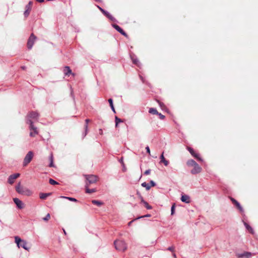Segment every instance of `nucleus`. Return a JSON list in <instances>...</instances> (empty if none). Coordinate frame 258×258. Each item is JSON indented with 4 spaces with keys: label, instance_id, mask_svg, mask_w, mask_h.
<instances>
[{
    "label": "nucleus",
    "instance_id": "obj_1",
    "mask_svg": "<svg viewBox=\"0 0 258 258\" xmlns=\"http://www.w3.org/2000/svg\"><path fill=\"white\" fill-rule=\"evenodd\" d=\"M114 244L116 250L124 251L127 248L126 244L122 240H116L114 241Z\"/></svg>",
    "mask_w": 258,
    "mask_h": 258
},
{
    "label": "nucleus",
    "instance_id": "obj_2",
    "mask_svg": "<svg viewBox=\"0 0 258 258\" xmlns=\"http://www.w3.org/2000/svg\"><path fill=\"white\" fill-rule=\"evenodd\" d=\"M15 238V242L17 244V246L20 248V247H22L24 249L26 250H29V247H27V243L26 241L22 239L20 237L18 236H15L14 237Z\"/></svg>",
    "mask_w": 258,
    "mask_h": 258
},
{
    "label": "nucleus",
    "instance_id": "obj_3",
    "mask_svg": "<svg viewBox=\"0 0 258 258\" xmlns=\"http://www.w3.org/2000/svg\"><path fill=\"white\" fill-rule=\"evenodd\" d=\"M33 155L34 154L32 151H30L28 152L24 159L23 163V166H26L31 161Z\"/></svg>",
    "mask_w": 258,
    "mask_h": 258
},
{
    "label": "nucleus",
    "instance_id": "obj_4",
    "mask_svg": "<svg viewBox=\"0 0 258 258\" xmlns=\"http://www.w3.org/2000/svg\"><path fill=\"white\" fill-rule=\"evenodd\" d=\"M37 39V37L35 36V35L33 33H31L30 34V36H29L27 43V46L29 50H30L32 49L35 41Z\"/></svg>",
    "mask_w": 258,
    "mask_h": 258
},
{
    "label": "nucleus",
    "instance_id": "obj_5",
    "mask_svg": "<svg viewBox=\"0 0 258 258\" xmlns=\"http://www.w3.org/2000/svg\"><path fill=\"white\" fill-rule=\"evenodd\" d=\"M96 7L110 20L113 22L116 21V19L108 12L106 11L98 5H96Z\"/></svg>",
    "mask_w": 258,
    "mask_h": 258
},
{
    "label": "nucleus",
    "instance_id": "obj_6",
    "mask_svg": "<svg viewBox=\"0 0 258 258\" xmlns=\"http://www.w3.org/2000/svg\"><path fill=\"white\" fill-rule=\"evenodd\" d=\"M39 117V114L37 112L34 111H30L27 115L26 120L27 119H31L32 120V119L37 120L38 119Z\"/></svg>",
    "mask_w": 258,
    "mask_h": 258
},
{
    "label": "nucleus",
    "instance_id": "obj_7",
    "mask_svg": "<svg viewBox=\"0 0 258 258\" xmlns=\"http://www.w3.org/2000/svg\"><path fill=\"white\" fill-rule=\"evenodd\" d=\"M156 185V182L152 180L150 181L149 183L144 182L141 184V185L143 187H145L147 190H149L152 186H155Z\"/></svg>",
    "mask_w": 258,
    "mask_h": 258
},
{
    "label": "nucleus",
    "instance_id": "obj_8",
    "mask_svg": "<svg viewBox=\"0 0 258 258\" xmlns=\"http://www.w3.org/2000/svg\"><path fill=\"white\" fill-rule=\"evenodd\" d=\"M86 179L89 184L94 183L97 181V176L94 175H87Z\"/></svg>",
    "mask_w": 258,
    "mask_h": 258
},
{
    "label": "nucleus",
    "instance_id": "obj_9",
    "mask_svg": "<svg viewBox=\"0 0 258 258\" xmlns=\"http://www.w3.org/2000/svg\"><path fill=\"white\" fill-rule=\"evenodd\" d=\"M112 26L119 33L124 36L127 37V34L118 25L116 24H112Z\"/></svg>",
    "mask_w": 258,
    "mask_h": 258
},
{
    "label": "nucleus",
    "instance_id": "obj_10",
    "mask_svg": "<svg viewBox=\"0 0 258 258\" xmlns=\"http://www.w3.org/2000/svg\"><path fill=\"white\" fill-rule=\"evenodd\" d=\"M20 176V174L19 173H14L9 176L8 182L9 184H12L14 182V180Z\"/></svg>",
    "mask_w": 258,
    "mask_h": 258
},
{
    "label": "nucleus",
    "instance_id": "obj_11",
    "mask_svg": "<svg viewBox=\"0 0 258 258\" xmlns=\"http://www.w3.org/2000/svg\"><path fill=\"white\" fill-rule=\"evenodd\" d=\"M187 150L189 152V153L191 154V155L193 157L196 158L198 160L200 161H203V160L201 158L200 155L199 154H198V153H196L195 152L194 150L192 148H191V147H187Z\"/></svg>",
    "mask_w": 258,
    "mask_h": 258
},
{
    "label": "nucleus",
    "instance_id": "obj_12",
    "mask_svg": "<svg viewBox=\"0 0 258 258\" xmlns=\"http://www.w3.org/2000/svg\"><path fill=\"white\" fill-rule=\"evenodd\" d=\"M26 123L29 125V129L34 131L35 134H38V132L37 131V127L34 125L33 122L31 119H27Z\"/></svg>",
    "mask_w": 258,
    "mask_h": 258
},
{
    "label": "nucleus",
    "instance_id": "obj_13",
    "mask_svg": "<svg viewBox=\"0 0 258 258\" xmlns=\"http://www.w3.org/2000/svg\"><path fill=\"white\" fill-rule=\"evenodd\" d=\"M230 200L232 203L236 207V208L240 211V212L242 213L244 212L243 208L237 201L232 197L230 198Z\"/></svg>",
    "mask_w": 258,
    "mask_h": 258
},
{
    "label": "nucleus",
    "instance_id": "obj_14",
    "mask_svg": "<svg viewBox=\"0 0 258 258\" xmlns=\"http://www.w3.org/2000/svg\"><path fill=\"white\" fill-rule=\"evenodd\" d=\"M13 201L18 208L19 209L24 208V204L20 200L16 198L13 199Z\"/></svg>",
    "mask_w": 258,
    "mask_h": 258
},
{
    "label": "nucleus",
    "instance_id": "obj_15",
    "mask_svg": "<svg viewBox=\"0 0 258 258\" xmlns=\"http://www.w3.org/2000/svg\"><path fill=\"white\" fill-rule=\"evenodd\" d=\"M63 72L66 76H69L70 75L75 76V74L72 73L71 69L69 66H65L63 68Z\"/></svg>",
    "mask_w": 258,
    "mask_h": 258
},
{
    "label": "nucleus",
    "instance_id": "obj_16",
    "mask_svg": "<svg viewBox=\"0 0 258 258\" xmlns=\"http://www.w3.org/2000/svg\"><path fill=\"white\" fill-rule=\"evenodd\" d=\"M236 255L238 258H242L244 257L248 258L251 257L252 254L250 252L245 251L241 253H236Z\"/></svg>",
    "mask_w": 258,
    "mask_h": 258
},
{
    "label": "nucleus",
    "instance_id": "obj_17",
    "mask_svg": "<svg viewBox=\"0 0 258 258\" xmlns=\"http://www.w3.org/2000/svg\"><path fill=\"white\" fill-rule=\"evenodd\" d=\"M201 170L202 168L197 163L194 166V168L191 170V173L192 174H196L201 172Z\"/></svg>",
    "mask_w": 258,
    "mask_h": 258
},
{
    "label": "nucleus",
    "instance_id": "obj_18",
    "mask_svg": "<svg viewBox=\"0 0 258 258\" xmlns=\"http://www.w3.org/2000/svg\"><path fill=\"white\" fill-rule=\"evenodd\" d=\"M141 203L143 204L145 208L148 210H151L152 209V207L150 206L148 203L144 200L143 197L140 195Z\"/></svg>",
    "mask_w": 258,
    "mask_h": 258
},
{
    "label": "nucleus",
    "instance_id": "obj_19",
    "mask_svg": "<svg viewBox=\"0 0 258 258\" xmlns=\"http://www.w3.org/2000/svg\"><path fill=\"white\" fill-rule=\"evenodd\" d=\"M25 9L26 10L24 12V16L25 18H27L31 10V6H29V5H27L25 7Z\"/></svg>",
    "mask_w": 258,
    "mask_h": 258
},
{
    "label": "nucleus",
    "instance_id": "obj_20",
    "mask_svg": "<svg viewBox=\"0 0 258 258\" xmlns=\"http://www.w3.org/2000/svg\"><path fill=\"white\" fill-rule=\"evenodd\" d=\"M181 201L186 204H188L190 203V197L186 195H183L181 196Z\"/></svg>",
    "mask_w": 258,
    "mask_h": 258
},
{
    "label": "nucleus",
    "instance_id": "obj_21",
    "mask_svg": "<svg viewBox=\"0 0 258 258\" xmlns=\"http://www.w3.org/2000/svg\"><path fill=\"white\" fill-rule=\"evenodd\" d=\"M16 190L17 192L20 194H24V190L23 187L21 186V183L19 182L16 186Z\"/></svg>",
    "mask_w": 258,
    "mask_h": 258
},
{
    "label": "nucleus",
    "instance_id": "obj_22",
    "mask_svg": "<svg viewBox=\"0 0 258 258\" xmlns=\"http://www.w3.org/2000/svg\"><path fill=\"white\" fill-rule=\"evenodd\" d=\"M163 154L164 153L163 152L160 156V162L163 163L164 165L167 166L169 164V161L165 159V158L164 157Z\"/></svg>",
    "mask_w": 258,
    "mask_h": 258
},
{
    "label": "nucleus",
    "instance_id": "obj_23",
    "mask_svg": "<svg viewBox=\"0 0 258 258\" xmlns=\"http://www.w3.org/2000/svg\"><path fill=\"white\" fill-rule=\"evenodd\" d=\"M51 195V192H48V193H43L41 192L39 194V197L41 199L45 200L48 197L50 196Z\"/></svg>",
    "mask_w": 258,
    "mask_h": 258
},
{
    "label": "nucleus",
    "instance_id": "obj_24",
    "mask_svg": "<svg viewBox=\"0 0 258 258\" xmlns=\"http://www.w3.org/2000/svg\"><path fill=\"white\" fill-rule=\"evenodd\" d=\"M85 189H86V192L87 194H92L93 192H95L96 191V188H91L90 189L88 188V185L87 183H86V185H85Z\"/></svg>",
    "mask_w": 258,
    "mask_h": 258
},
{
    "label": "nucleus",
    "instance_id": "obj_25",
    "mask_svg": "<svg viewBox=\"0 0 258 258\" xmlns=\"http://www.w3.org/2000/svg\"><path fill=\"white\" fill-rule=\"evenodd\" d=\"M131 59L133 63L137 66H139L140 62L137 57L136 56H131Z\"/></svg>",
    "mask_w": 258,
    "mask_h": 258
},
{
    "label": "nucleus",
    "instance_id": "obj_26",
    "mask_svg": "<svg viewBox=\"0 0 258 258\" xmlns=\"http://www.w3.org/2000/svg\"><path fill=\"white\" fill-rule=\"evenodd\" d=\"M108 103L109 104V105L111 107V110H112V111L114 113H116V111H115V108H114V105H113V99L112 98H109L108 100Z\"/></svg>",
    "mask_w": 258,
    "mask_h": 258
},
{
    "label": "nucleus",
    "instance_id": "obj_27",
    "mask_svg": "<svg viewBox=\"0 0 258 258\" xmlns=\"http://www.w3.org/2000/svg\"><path fill=\"white\" fill-rule=\"evenodd\" d=\"M49 160L50 161L49 167H54L55 166H54V164H53V154L52 153L50 154V155L49 156Z\"/></svg>",
    "mask_w": 258,
    "mask_h": 258
},
{
    "label": "nucleus",
    "instance_id": "obj_28",
    "mask_svg": "<svg viewBox=\"0 0 258 258\" xmlns=\"http://www.w3.org/2000/svg\"><path fill=\"white\" fill-rule=\"evenodd\" d=\"M244 225L246 228V229L249 231V232L251 233V234H253L254 231H253V230L252 229V228L246 222H244Z\"/></svg>",
    "mask_w": 258,
    "mask_h": 258
},
{
    "label": "nucleus",
    "instance_id": "obj_29",
    "mask_svg": "<svg viewBox=\"0 0 258 258\" xmlns=\"http://www.w3.org/2000/svg\"><path fill=\"white\" fill-rule=\"evenodd\" d=\"M60 198H62V199H68V200L71 201V202H78V201L74 198H72V197H66V196H60Z\"/></svg>",
    "mask_w": 258,
    "mask_h": 258
},
{
    "label": "nucleus",
    "instance_id": "obj_30",
    "mask_svg": "<svg viewBox=\"0 0 258 258\" xmlns=\"http://www.w3.org/2000/svg\"><path fill=\"white\" fill-rule=\"evenodd\" d=\"M197 163L193 159L188 160L187 161V165L189 166H194Z\"/></svg>",
    "mask_w": 258,
    "mask_h": 258
},
{
    "label": "nucleus",
    "instance_id": "obj_31",
    "mask_svg": "<svg viewBox=\"0 0 258 258\" xmlns=\"http://www.w3.org/2000/svg\"><path fill=\"white\" fill-rule=\"evenodd\" d=\"M92 203L94 205H97L98 207H100L103 205V203L102 202L95 200L92 201Z\"/></svg>",
    "mask_w": 258,
    "mask_h": 258
},
{
    "label": "nucleus",
    "instance_id": "obj_32",
    "mask_svg": "<svg viewBox=\"0 0 258 258\" xmlns=\"http://www.w3.org/2000/svg\"><path fill=\"white\" fill-rule=\"evenodd\" d=\"M115 126L117 127L118 124L120 123V122H123V120L118 118L117 116H115Z\"/></svg>",
    "mask_w": 258,
    "mask_h": 258
},
{
    "label": "nucleus",
    "instance_id": "obj_33",
    "mask_svg": "<svg viewBox=\"0 0 258 258\" xmlns=\"http://www.w3.org/2000/svg\"><path fill=\"white\" fill-rule=\"evenodd\" d=\"M149 112L150 113H152L153 114H158V111L157 110V109L156 108H150L149 110Z\"/></svg>",
    "mask_w": 258,
    "mask_h": 258
},
{
    "label": "nucleus",
    "instance_id": "obj_34",
    "mask_svg": "<svg viewBox=\"0 0 258 258\" xmlns=\"http://www.w3.org/2000/svg\"><path fill=\"white\" fill-rule=\"evenodd\" d=\"M84 129H85V131L83 133V135H82L83 139L85 137V136L87 135V134L88 133V125L85 124V125H84Z\"/></svg>",
    "mask_w": 258,
    "mask_h": 258
},
{
    "label": "nucleus",
    "instance_id": "obj_35",
    "mask_svg": "<svg viewBox=\"0 0 258 258\" xmlns=\"http://www.w3.org/2000/svg\"><path fill=\"white\" fill-rule=\"evenodd\" d=\"M49 183L53 185L58 184V182H57L56 181L54 180V179L52 178H49Z\"/></svg>",
    "mask_w": 258,
    "mask_h": 258
},
{
    "label": "nucleus",
    "instance_id": "obj_36",
    "mask_svg": "<svg viewBox=\"0 0 258 258\" xmlns=\"http://www.w3.org/2000/svg\"><path fill=\"white\" fill-rule=\"evenodd\" d=\"M175 210V204L173 203L171 208V215H173L174 214Z\"/></svg>",
    "mask_w": 258,
    "mask_h": 258
},
{
    "label": "nucleus",
    "instance_id": "obj_37",
    "mask_svg": "<svg viewBox=\"0 0 258 258\" xmlns=\"http://www.w3.org/2000/svg\"><path fill=\"white\" fill-rule=\"evenodd\" d=\"M151 216V215L150 214H148L143 216H139L138 218H136V219H140L141 218H145V217H150Z\"/></svg>",
    "mask_w": 258,
    "mask_h": 258
},
{
    "label": "nucleus",
    "instance_id": "obj_38",
    "mask_svg": "<svg viewBox=\"0 0 258 258\" xmlns=\"http://www.w3.org/2000/svg\"><path fill=\"white\" fill-rule=\"evenodd\" d=\"M50 217V215L49 213H48L46 216L43 218V220L45 221H47Z\"/></svg>",
    "mask_w": 258,
    "mask_h": 258
},
{
    "label": "nucleus",
    "instance_id": "obj_39",
    "mask_svg": "<svg viewBox=\"0 0 258 258\" xmlns=\"http://www.w3.org/2000/svg\"><path fill=\"white\" fill-rule=\"evenodd\" d=\"M174 249H175L174 246H171L168 247L166 249L167 250H169V251H171L172 252H174Z\"/></svg>",
    "mask_w": 258,
    "mask_h": 258
},
{
    "label": "nucleus",
    "instance_id": "obj_40",
    "mask_svg": "<svg viewBox=\"0 0 258 258\" xmlns=\"http://www.w3.org/2000/svg\"><path fill=\"white\" fill-rule=\"evenodd\" d=\"M157 115H158L159 116L160 119H161L162 120L164 119L165 118V115L162 114L161 113L158 112V114H157Z\"/></svg>",
    "mask_w": 258,
    "mask_h": 258
},
{
    "label": "nucleus",
    "instance_id": "obj_41",
    "mask_svg": "<svg viewBox=\"0 0 258 258\" xmlns=\"http://www.w3.org/2000/svg\"><path fill=\"white\" fill-rule=\"evenodd\" d=\"M118 161L121 164L122 166H124V163L123 162V158L122 157L120 159H119Z\"/></svg>",
    "mask_w": 258,
    "mask_h": 258
},
{
    "label": "nucleus",
    "instance_id": "obj_42",
    "mask_svg": "<svg viewBox=\"0 0 258 258\" xmlns=\"http://www.w3.org/2000/svg\"><path fill=\"white\" fill-rule=\"evenodd\" d=\"M151 172V170L150 169H148L147 170H146L144 173V175H147L148 174H149Z\"/></svg>",
    "mask_w": 258,
    "mask_h": 258
},
{
    "label": "nucleus",
    "instance_id": "obj_43",
    "mask_svg": "<svg viewBox=\"0 0 258 258\" xmlns=\"http://www.w3.org/2000/svg\"><path fill=\"white\" fill-rule=\"evenodd\" d=\"M146 152L147 153H148L149 155L150 154V148L148 146H147L146 147Z\"/></svg>",
    "mask_w": 258,
    "mask_h": 258
},
{
    "label": "nucleus",
    "instance_id": "obj_44",
    "mask_svg": "<svg viewBox=\"0 0 258 258\" xmlns=\"http://www.w3.org/2000/svg\"><path fill=\"white\" fill-rule=\"evenodd\" d=\"M140 78L141 80L143 83H145V80L143 77H142L141 75H140Z\"/></svg>",
    "mask_w": 258,
    "mask_h": 258
},
{
    "label": "nucleus",
    "instance_id": "obj_45",
    "mask_svg": "<svg viewBox=\"0 0 258 258\" xmlns=\"http://www.w3.org/2000/svg\"><path fill=\"white\" fill-rule=\"evenodd\" d=\"M36 134H34V132H30V136L31 137H33L35 136Z\"/></svg>",
    "mask_w": 258,
    "mask_h": 258
},
{
    "label": "nucleus",
    "instance_id": "obj_46",
    "mask_svg": "<svg viewBox=\"0 0 258 258\" xmlns=\"http://www.w3.org/2000/svg\"><path fill=\"white\" fill-rule=\"evenodd\" d=\"M137 220V219H136H136H134V220H133L131 221L130 222H128V226L131 225L132 223L134 221Z\"/></svg>",
    "mask_w": 258,
    "mask_h": 258
},
{
    "label": "nucleus",
    "instance_id": "obj_47",
    "mask_svg": "<svg viewBox=\"0 0 258 258\" xmlns=\"http://www.w3.org/2000/svg\"><path fill=\"white\" fill-rule=\"evenodd\" d=\"M158 103H159V105H160L161 107H162V106H164V103H162V102H160V101H158Z\"/></svg>",
    "mask_w": 258,
    "mask_h": 258
},
{
    "label": "nucleus",
    "instance_id": "obj_48",
    "mask_svg": "<svg viewBox=\"0 0 258 258\" xmlns=\"http://www.w3.org/2000/svg\"><path fill=\"white\" fill-rule=\"evenodd\" d=\"M89 121H90V119H85V124L88 125V124Z\"/></svg>",
    "mask_w": 258,
    "mask_h": 258
},
{
    "label": "nucleus",
    "instance_id": "obj_49",
    "mask_svg": "<svg viewBox=\"0 0 258 258\" xmlns=\"http://www.w3.org/2000/svg\"><path fill=\"white\" fill-rule=\"evenodd\" d=\"M36 1L39 2V3H43L44 2V0H36Z\"/></svg>",
    "mask_w": 258,
    "mask_h": 258
},
{
    "label": "nucleus",
    "instance_id": "obj_50",
    "mask_svg": "<svg viewBox=\"0 0 258 258\" xmlns=\"http://www.w3.org/2000/svg\"><path fill=\"white\" fill-rule=\"evenodd\" d=\"M172 255H173V256L174 258H176V254L174 253V252H172Z\"/></svg>",
    "mask_w": 258,
    "mask_h": 258
},
{
    "label": "nucleus",
    "instance_id": "obj_51",
    "mask_svg": "<svg viewBox=\"0 0 258 258\" xmlns=\"http://www.w3.org/2000/svg\"><path fill=\"white\" fill-rule=\"evenodd\" d=\"M123 167V169H122V170L123 172H125L126 171V168L125 167V165L124 166H122Z\"/></svg>",
    "mask_w": 258,
    "mask_h": 258
},
{
    "label": "nucleus",
    "instance_id": "obj_52",
    "mask_svg": "<svg viewBox=\"0 0 258 258\" xmlns=\"http://www.w3.org/2000/svg\"><path fill=\"white\" fill-rule=\"evenodd\" d=\"M21 69L23 70H25L26 69V67L25 66H22Z\"/></svg>",
    "mask_w": 258,
    "mask_h": 258
},
{
    "label": "nucleus",
    "instance_id": "obj_53",
    "mask_svg": "<svg viewBox=\"0 0 258 258\" xmlns=\"http://www.w3.org/2000/svg\"><path fill=\"white\" fill-rule=\"evenodd\" d=\"M95 1H96V2H99V3H100L102 2L101 0H94Z\"/></svg>",
    "mask_w": 258,
    "mask_h": 258
},
{
    "label": "nucleus",
    "instance_id": "obj_54",
    "mask_svg": "<svg viewBox=\"0 0 258 258\" xmlns=\"http://www.w3.org/2000/svg\"><path fill=\"white\" fill-rule=\"evenodd\" d=\"M32 4V2L30 1V2H29V3H28V5H29V6H31V5Z\"/></svg>",
    "mask_w": 258,
    "mask_h": 258
},
{
    "label": "nucleus",
    "instance_id": "obj_55",
    "mask_svg": "<svg viewBox=\"0 0 258 258\" xmlns=\"http://www.w3.org/2000/svg\"><path fill=\"white\" fill-rule=\"evenodd\" d=\"M137 195H139L140 197V195H141L140 194V193L139 192H138V191L137 192Z\"/></svg>",
    "mask_w": 258,
    "mask_h": 258
},
{
    "label": "nucleus",
    "instance_id": "obj_56",
    "mask_svg": "<svg viewBox=\"0 0 258 258\" xmlns=\"http://www.w3.org/2000/svg\"><path fill=\"white\" fill-rule=\"evenodd\" d=\"M63 231H64V233L65 234H66V232L65 230H63Z\"/></svg>",
    "mask_w": 258,
    "mask_h": 258
}]
</instances>
